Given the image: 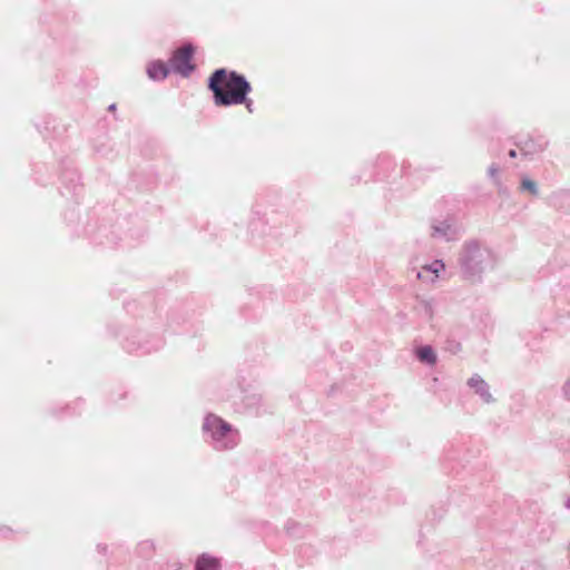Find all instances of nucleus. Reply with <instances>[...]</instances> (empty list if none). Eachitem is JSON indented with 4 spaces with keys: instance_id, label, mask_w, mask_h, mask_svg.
I'll use <instances>...</instances> for the list:
<instances>
[{
    "instance_id": "f257e3e1",
    "label": "nucleus",
    "mask_w": 570,
    "mask_h": 570,
    "mask_svg": "<svg viewBox=\"0 0 570 570\" xmlns=\"http://www.w3.org/2000/svg\"><path fill=\"white\" fill-rule=\"evenodd\" d=\"M208 88L214 94L216 106L245 104L252 90L249 82L243 76L226 69H218L212 73Z\"/></svg>"
},
{
    "instance_id": "f03ea898",
    "label": "nucleus",
    "mask_w": 570,
    "mask_h": 570,
    "mask_svg": "<svg viewBox=\"0 0 570 570\" xmlns=\"http://www.w3.org/2000/svg\"><path fill=\"white\" fill-rule=\"evenodd\" d=\"M459 267L461 276L475 283L482 279L485 272L495 265L494 253L478 240L465 242L459 254Z\"/></svg>"
},
{
    "instance_id": "7ed1b4c3",
    "label": "nucleus",
    "mask_w": 570,
    "mask_h": 570,
    "mask_svg": "<svg viewBox=\"0 0 570 570\" xmlns=\"http://www.w3.org/2000/svg\"><path fill=\"white\" fill-rule=\"evenodd\" d=\"M462 228L453 215L433 217L430 224V240L450 243L460 238Z\"/></svg>"
},
{
    "instance_id": "20e7f679",
    "label": "nucleus",
    "mask_w": 570,
    "mask_h": 570,
    "mask_svg": "<svg viewBox=\"0 0 570 570\" xmlns=\"http://www.w3.org/2000/svg\"><path fill=\"white\" fill-rule=\"evenodd\" d=\"M466 386L482 403L492 404L495 402V397L491 392L489 383L480 374H472L466 380Z\"/></svg>"
},
{
    "instance_id": "39448f33",
    "label": "nucleus",
    "mask_w": 570,
    "mask_h": 570,
    "mask_svg": "<svg viewBox=\"0 0 570 570\" xmlns=\"http://www.w3.org/2000/svg\"><path fill=\"white\" fill-rule=\"evenodd\" d=\"M194 55V48L190 45L184 46L176 50L170 59L171 68L187 76L191 70H194V65L191 63V58Z\"/></svg>"
},
{
    "instance_id": "423d86ee",
    "label": "nucleus",
    "mask_w": 570,
    "mask_h": 570,
    "mask_svg": "<svg viewBox=\"0 0 570 570\" xmlns=\"http://www.w3.org/2000/svg\"><path fill=\"white\" fill-rule=\"evenodd\" d=\"M204 430L209 432L214 439L220 440L230 432L232 428L222 417L209 414L205 419Z\"/></svg>"
},
{
    "instance_id": "0eeeda50",
    "label": "nucleus",
    "mask_w": 570,
    "mask_h": 570,
    "mask_svg": "<svg viewBox=\"0 0 570 570\" xmlns=\"http://www.w3.org/2000/svg\"><path fill=\"white\" fill-rule=\"evenodd\" d=\"M147 72L151 79L160 80L167 77L169 69L164 62L155 61L148 66Z\"/></svg>"
},
{
    "instance_id": "6e6552de",
    "label": "nucleus",
    "mask_w": 570,
    "mask_h": 570,
    "mask_svg": "<svg viewBox=\"0 0 570 570\" xmlns=\"http://www.w3.org/2000/svg\"><path fill=\"white\" fill-rule=\"evenodd\" d=\"M218 568L219 560L207 554L200 556L195 564L196 570H217Z\"/></svg>"
},
{
    "instance_id": "1a4fd4ad",
    "label": "nucleus",
    "mask_w": 570,
    "mask_h": 570,
    "mask_svg": "<svg viewBox=\"0 0 570 570\" xmlns=\"http://www.w3.org/2000/svg\"><path fill=\"white\" fill-rule=\"evenodd\" d=\"M445 264L442 259H435L432 263H430V274H433V278H430V283L443 279L445 277Z\"/></svg>"
},
{
    "instance_id": "9d476101",
    "label": "nucleus",
    "mask_w": 570,
    "mask_h": 570,
    "mask_svg": "<svg viewBox=\"0 0 570 570\" xmlns=\"http://www.w3.org/2000/svg\"><path fill=\"white\" fill-rule=\"evenodd\" d=\"M521 188L528 190L533 196H537L539 190L537 184L529 177H523L521 181Z\"/></svg>"
},
{
    "instance_id": "9b49d317",
    "label": "nucleus",
    "mask_w": 570,
    "mask_h": 570,
    "mask_svg": "<svg viewBox=\"0 0 570 570\" xmlns=\"http://www.w3.org/2000/svg\"><path fill=\"white\" fill-rule=\"evenodd\" d=\"M488 175L489 177L493 180V183L495 184V186L500 187L501 186V183H500V168L495 165V164H492L489 168H488Z\"/></svg>"
},
{
    "instance_id": "f8f14e48",
    "label": "nucleus",
    "mask_w": 570,
    "mask_h": 570,
    "mask_svg": "<svg viewBox=\"0 0 570 570\" xmlns=\"http://www.w3.org/2000/svg\"><path fill=\"white\" fill-rule=\"evenodd\" d=\"M561 393H562L563 399H566L567 401H570V376L563 383V385L561 387Z\"/></svg>"
},
{
    "instance_id": "ddd939ff",
    "label": "nucleus",
    "mask_w": 570,
    "mask_h": 570,
    "mask_svg": "<svg viewBox=\"0 0 570 570\" xmlns=\"http://www.w3.org/2000/svg\"><path fill=\"white\" fill-rule=\"evenodd\" d=\"M417 355L422 361L428 360V347L420 348Z\"/></svg>"
},
{
    "instance_id": "4468645a",
    "label": "nucleus",
    "mask_w": 570,
    "mask_h": 570,
    "mask_svg": "<svg viewBox=\"0 0 570 570\" xmlns=\"http://www.w3.org/2000/svg\"><path fill=\"white\" fill-rule=\"evenodd\" d=\"M430 364L434 363L436 361V355L433 353V351L430 348Z\"/></svg>"
},
{
    "instance_id": "2eb2a0df",
    "label": "nucleus",
    "mask_w": 570,
    "mask_h": 570,
    "mask_svg": "<svg viewBox=\"0 0 570 570\" xmlns=\"http://www.w3.org/2000/svg\"><path fill=\"white\" fill-rule=\"evenodd\" d=\"M563 505H564V508L570 512V497H568V498L564 500Z\"/></svg>"
},
{
    "instance_id": "dca6fc26",
    "label": "nucleus",
    "mask_w": 570,
    "mask_h": 570,
    "mask_svg": "<svg viewBox=\"0 0 570 570\" xmlns=\"http://www.w3.org/2000/svg\"><path fill=\"white\" fill-rule=\"evenodd\" d=\"M510 157H515V151L514 150L510 151Z\"/></svg>"
}]
</instances>
